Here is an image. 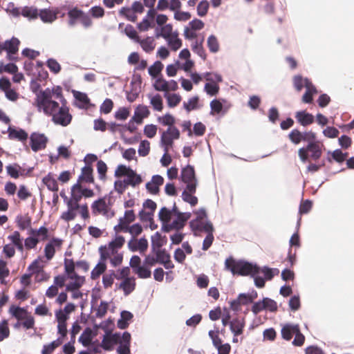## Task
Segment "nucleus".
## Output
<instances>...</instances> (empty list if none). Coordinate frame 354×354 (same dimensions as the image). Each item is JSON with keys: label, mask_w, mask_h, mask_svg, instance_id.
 Segmentation results:
<instances>
[{"label": "nucleus", "mask_w": 354, "mask_h": 354, "mask_svg": "<svg viewBox=\"0 0 354 354\" xmlns=\"http://www.w3.org/2000/svg\"><path fill=\"white\" fill-rule=\"evenodd\" d=\"M84 15V11L75 7L68 12V17L69 18L68 24L70 26H73L77 19H80L81 16Z\"/></svg>", "instance_id": "58836bf2"}, {"label": "nucleus", "mask_w": 354, "mask_h": 354, "mask_svg": "<svg viewBox=\"0 0 354 354\" xmlns=\"http://www.w3.org/2000/svg\"><path fill=\"white\" fill-rule=\"evenodd\" d=\"M10 335V330L8 326V321L3 319L0 322V342H2L5 339L8 338Z\"/></svg>", "instance_id": "0e129e2a"}, {"label": "nucleus", "mask_w": 354, "mask_h": 354, "mask_svg": "<svg viewBox=\"0 0 354 354\" xmlns=\"http://www.w3.org/2000/svg\"><path fill=\"white\" fill-rule=\"evenodd\" d=\"M42 183L46 186L49 191L57 192L59 189L58 183L53 176V174L49 172L46 176L43 177Z\"/></svg>", "instance_id": "a878e982"}, {"label": "nucleus", "mask_w": 354, "mask_h": 354, "mask_svg": "<svg viewBox=\"0 0 354 354\" xmlns=\"http://www.w3.org/2000/svg\"><path fill=\"white\" fill-rule=\"evenodd\" d=\"M119 14L131 22H136L137 20V15L129 7L121 8Z\"/></svg>", "instance_id": "de8ad7c7"}, {"label": "nucleus", "mask_w": 354, "mask_h": 354, "mask_svg": "<svg viewBox=\"0 0 354 354\" xmlns=\"http://www.w3.org/2000/svg\"><path fill=\"white\" fill-rule=\"evenodd\" d=\"M53 92L49 88L41 90L39 95H37L33 105L37 108V106L45 105L46 102L52 100Z\"/></svg>", "instance_id": "4be33fe9"}, {"label": "nucleus", "mask_w": 354, "mask_h": 354, "mask_svg": "<svg viewBox=\"0 0 354 354\" xmlns=\"http://www.w3.org/2000/svg\"><path fill=\"white\" fill-rule=\"evenodd\" d=\"M263 305L265 306V310H268L270 313H275L278 310V305L274 299L264 297H263Z\"/></svg>", "instance_id": "8fccbe9b"}, {"label": "nucleus", "mask_w": 354, "mask_h": 354, "mask_svg": "<svg viewBox=\"0 0 354 354\" xmlns=\"http://www.w3.org/2000/svg\"><path fill=\"white\" fill-rule=\"evenodd\" d=\"M28 308V306L20 307L12 304L10 306L8 312L12 317L19 320L30 314Z\"/></svg>", "instance_id": "393cba45"}, {"label": "nucleus", "mask_w": 354, "mask_h": 354, "mask_svg": "<svg viewBox=\"0 0 354 354\" xmlns=\"http://www.w3.org/2000/svg\"><path fill=\"white\" fill-rule=\"evenodd\" d=\"M138 155L142 157L147 156L150 152V142L147 140H142L140 142L138 149Z\"/></svg>", "instance_id": "5fc2aeb1"}, {"label": "nucleus", "mask_w": 354, "mask_h": 354, "mask_svg": "<svg viewBox=\"0 0 354 354\" xmlns=\"http://www.w3.org/2000/svg\"><path fill=\"white\" fill-rule=\"evenodd\" d=\"M93 169L92 165H88L87 162L82 168L81 174L78 176V181L83 180L88 183H94V177L93 175Z\"/></svg>", "instance_id": "b1692460"}, {"label": "nucleus", "mask_w": 354, "mask_h": 354, "mask_svg": "<svg viewBox=\"0 0 354 354\" xmlns=\"http://www.w3.org/2000/svg\"><path fill=\"white\" fill-rule=\"evenodd\" d=\"M130 115V109L128 107H120L114 113V117L116 120L120 121H125Z\"/></svg>", "instance_id": "3c124183"}, {"label": "nucleus", "mask_w": 354, "mask_h": 354, "mask_svg": "<svg viewBox=\"0 0 354 354\" xmlns=\"http://www.w3.org/2000/svg\"><path fill=\"white\" fill-rule=\"evenodd\" d=\"M288 306L290 310L292 312L298 310L301 308L300 297L299 295H292L289 301Z\"/></svg>", "instance_id": "13d9d810"}, {"label": "nucleus", "mask_w": 354, "mask_h": 354, "mask_svg": "<svg viewBox=\"0 0 354 354\" xmlns=\"http://www.w3.org/2000/svg\"><path fill=\"white\" fill-rule=\"evenodd\" d=\"M21 15L29 20L37 19L39 10L33 6H24L21 9Z\"/></svg>", "instance_id": "c9c22d12"}, {"label": "nucleus", "mask_w": 354, "mask_h": 354, "mask_svg": "<svg viewBox=\"0 0 354 354\" xmlns=\"http://www.w3.org/2000/svg\"><path fill=\"white\" fill-rule=\"evenodd\" d=\"M138 29L140 32L147 31L149 28L155 27V21L149 20V19L144 17L142 20L137 24Z\"/></svg>", "instance_id": "6e6d98bb"}, {"label": "nucleus", "mask_w": 354, "mask_h": 354, "mask_svg": "<svg viewBox=\"0 0 354 354\" xmlns=\"http://www.w3.org/2000/svg\"><path fill=\"white\" fill-rule=\"evenodd\" d=\"M3 71H5L9 74H14L18 71V66L13 62H11L6 64H3V63H1L0 66V73Z\"/></svg>", "instance_id": "680f3d73"}, {"label": "nucleus", "mask_w": 354, "mask_h": 354, "mask_svg": "<svg viewBox=\"0 0 354 354\" xmlns=\"http://www.w3.org/2000/svg\"><path fill=\"white\" fill-rule=\"evenodd\" d=\"M72 118L73 116L70 113L69 108L60 107L59 110L53 115L52 121L55 124L66 127L71 122Z\"/></svg>", "instance_id": "0eeeda50"}, {"label": "nucleus", "mask_w": 354, "mask_h": 354, "mask_svg": "<svg viewBox=\"0 0 354 354\" xmlns=\"http://www.w3.org/2000/svg\"><path fill=\"white\" fill-rule=\"evenodd\" d=\"M105 248L106 245H101L98 249L100 258L97 265L94 267L91 272V278L93 280L98 279L100 275L106 270L107 266L106 261L107 259V255H105L102 253V249Z\"/></svg>", "instance_id": "1a4fd4ad"}, {"label": "nucleus", "mask_w": 354, "mask_h": 354, "mask_svg": "<svg viewBox=\"0 0 354 354\" xmlns=\"http://www.w3.org/2000/svg\"><path fill=\"white\" fill-rule=\"evenodd\" d=\"M124 34L133 41L138 43V44H151V42H145L140 41V37L134 27L131 24H127L124 30Z\"/></svg>", "instance_id": "cd10ccee"}, {"label": "nucleus", "mask_w": 354, "mask_h": 354, "mask_svg": "<svg viewBox=\"0 0 354 354\" xmlns=\"http://www.w3.org/2000/svg\"><path fill=\"white\" fill-rule=\"evenodd\" d=\"M46 64L50 71V72H52L54 74H58L61 71V65L54 58H48L46 62Z\"/></svg>", "instance_id": "864d4df0"}, {"label": "nucleus", "mask_w": 354, "mask_h": 354, "mask_svg": "<svg viewBox=\"0 0 354 354\" xmlns=\"http://www.w3.org/2000/svg\"><path fill=\"white\" fill-rule=\"evenodd\" d=\"M261 272V267L257 269L255 272L251 274V278L254 279V283L258 288H263L266 285V281H267L264 277L259 276V274Z\"/></svg>", "instance_id": "09e8293b"}, {"label": "nucleus", "mask_w": 354, "mask_h": 354, "mask_svg": "<svg viewBox=\"0 0 354 354\" xmlns=\"http://www.w3.org/2000/svg\"><path fill=\"white\" fill-rule=\"evenodd\" d=\"M134 113L142 117V119L147 118L150 114V111L146 105L138 104L135 109Z\"/></svg>", "instance_id": "338daca9"}, {"label": "nucleus", "mask_w": 354, "mask_h": 354, "mask_svg": "<svg viewBox=\"0 0 354 354\" xmlns=\"http://www.w3.org/2000/svg\"><path fill=\"white\" fill-rule=\"evenodd\" d=\"M136 283L134 277L125 278L119 283V289L122 290L124 296L129 295L136 288Z\"/></svg>", "instance_id": "6ab92c4d"}, {"label": "nucleus", "mask_w": 354, "mask_h": 354, "mask_svg": "<svg viewBox=\"0 0 354 354\" xmlns=\"http://www.w3.org/2000/svg\"><path fill=\"white\" fill-rule=\"evenodd\" d=\"M158 220L161 223V228H160L161 232H162L164 233H169L172 230H176L175 223H173V221H171V223H169V221L170 218H164L163 215H162L160 214H158Z\"/></svg>", "instance_id": "473e14b6"}, {"label": "nucleus", "mask_w": 354, "mask_h": 354, "mask_svg": "<svg viewBox=\"0 0 354 354\" xmlns=\"http://www.w3.org/2000/svg\"><path fill=\"white\" fill-rule=\"evenodd\" d=\"M338 144L340 149H348L352 145V139L350 136L343 134L338 138Z\"/></svg>", "instance_id": "774afa93"}, {"label": "nucleus", "mask_w": 354, "mask_h": 354, "mask_svg": "<svg viewBox=\"0 0 354 354\" xmlns=\"http://www.w3.org/2000/svg\"><path fill=\"white\" fill-rule=\"evenodd\" d=\"M153 87L158 91L165 92L167 91V89L175 91L178 88V85L176 80H171L169 81H167L161 75L156 79L155 82L153 83Z\"/></svg>", "instance_id": "9d476101"}, {"label": "nucleus", "mask_w": 354, "mask_h": 354, "mask_svg": "<svg viewBox=\"0 0 354 354\" xmlns=\"http://www.w3.org/2000/svg\"><path fill=\"white\" fill-rule=\"evenodd\" d=\"M180 176L183 182L192 181L193 180L197 179L194 167L187 164L182 169Z\"/></svg>", "instance_id": "bb28decb"}, {"label": "nucleus", "mask_w": 354, "mask_h": 354, "mask_svg": "<svg viewBox=\"0 0 354 354\" xmlns=\"http://www.w3.org/2000/svg\"><path fill=\"white\" fill-rule=\"evenodd\" d=\"M7 131L8 133V138L10 140H17L25 143L28 138V133L24 129L19 127L9 125Z\"/></svg>", "instance_id": "9b49d317"}, {"label": "nucleus", "mask_w": 354, "mask_h": 354, "mask_svg": "<svg viewBox=\"0 0 354 354\" xmlns=\"http://www.w3.org/2000/svg\"><path fill=\"white\" fill-rule=\"evenodd\" d=\"M295 118L297 122L303 127H308L314 123L315 120V116L306 110L297 111Z\"/></svg>", "instance_id": "2eb2a0df"}, {"label": "nucleus", "mask_w": 354, "mask_h": 354, "mask_svg": "<svg viewBox=\"0 0 354 354\" xmlns=\"http://www.w3.org/2000/svg\"><path fill=\"white\" fill-rule=\"evenodd\" d=\"M109 302L102 300L100 301V306L97 309L95 313V317L97 318H103L107 313L109 308Z\"/></svg>", "instance_id": "69168bd1"}, {"label": "nucleus", "mask_w": 354, "mask_h": 354, "mask_svg": "<svg viewBox=\"0 0 354 354\" xmlns=\"http://www.w3.org/2000/svg\"><path fill=\"white\" fill-rule=\"evenodd\" d=\"M48 142V137L39 132H32L30 136V147L34 152L44 149Z\"/></svg>", "instance_id": "20e7f679"}, {"label": "nucleus", "mask_w": 354, "mask_h": 354, "mask_svg": "<svg viewBox=\"0 0 354 354\" xmlns=\"http://www.w3.org/2000/svg\"><path fill=\"white\" fill-rule=\"evenodd\" d=\"M163 68V64L160 61L157 60L148 68V73L152 79H154L157 74L161 73Z\"/></svg>", "instance_id": "c03bdc74"}, {"label": "nucleus", "mask_w": 354, "mask_h": 354, "mask_svg": "<svg viewBox=\"0 0 354 354\" xmlns=\"http://www.w3.org/2000/svg\"><path fill=\"white\" fill-rule=\"evenodd\" d=\"M131 335L125 330L123 332L122 339H120L119 345L116 348L118 354H131Z\"/></svg>", "instance_id": "4468645a"}, {"label": "nucleus", "mask_w": 354, "mask_h": 354, "mask_svg": "<svg viewBox=\"0 0 354 354\" xmlns=\"http://www.w3.org/2000/svg\"><path fill=\"white\" fill-rule=\"evenodd\" d=\"M180 131L176 127L167 128L166 131H163L160 136V145H167L172 147L174 141L180 138Z\"/></svg>", "instance_id": "423d86ee"}, {"label": "nucleus", "mask_w": 354, "mask_h": 354, "mask_svg": "<svg viewBox=\"0 0 354 354\" xmlns=\"http://www.w3.org/2000/svg\"><path fill=\"white\" fill-rule=\"evenodd\" d=\"M183 108L188 113L200 109L201 105L199 104V97L198 95H194L190 97L187 102H184Z\"/></svg>", "instance_id": "f704fd0d"}, {"label": "nucleus", "mask_w": 354, "mask_h": 354, "mask_svg": "<svg viewBox=\"0 0 354 354\" xmlns=\"http://www.w3.org/2000/svg\"><path fill=\"white\" fill-rule=\"evenodd\" d=\"M261 103V99L259 95H253L249 97V100L248 102V106L254 111H256L259 109L260 104Z\"/></svg>", "instance_id": "e2e57ef3"}, {"label": "nucleus", "mask_w": 354, "mask_h": 354, "mask_svg": "<svg viewBox=\"0 0 354 354\" xmlns=\"http://www.w3.org/2000/svg\"><path fill=\"white\" fill-rule=\"evenodd\" d=\"M209 8V1L207 0H201L197 6V15L201 17L206 16Z\"/></svg>", "instance_id": "bf43d9fd"}, {"label": "nucleus", "mask_w": 354, "mask_h": 354, "mask_svg": "<svg viewBox=\"0 0 354 354\" xmlns=\"http://www.w3.org/2000/svg\"><path fill=\"white\" fill-rule=\"evenodd\" d=\"M259 266L254 262L244 259L236 260L232 256L225 261V269L230 271L233 275L250 276L252 274Z\"/></svg>", "instance_id": "f03ea898"}, {"label": "nucleus", "mask_w": 354, "mask_h": 354, "mask_svg": "<svg viewBox=\"0 0 354 354\" xmlns=\"http://www.w3.org/2000/svg\"><path fill=\"white\" fill-rule=\"evenodd\" d=\"M113 102L110 98H106L100 107V111L103 114H109L113 108Z\"/></svg>", "instance_id": "052dcab7"}, {"label": "nucleus", "mask_w": 354, "mask_h": 354, "mask_svg": "<svg viewBox=\"0 0 354 354\" xmlns=\"http://www.w3.org/2000/svg\"><path fill=\"white\" fill-rule=\"evenodd\" d=\"M173 30V26L171 24H167L162 26H156L155 28V36L156 37H162L166 40V38L169 37Z\"/></svg>", "instance_id": "c756f323"}, {"label": "nucleus", "mask_w": 354, "mask_h": 354, "mask_svg": "<svg viewBox=\"0 0 354 354\" xmlns=\"http://www.w3.org/2000/svg\"><path fill=\"white\" fill-rule=\"evenodd\" d=\"M107 169L108 167L105 162L102 160L97 161V171L100 180H104L106 179Z\"/></svg>", "instance_id": "603ef678"}, {"label": "nucleus", "mask_w": 354, "mask_h": 354, "mask_svg": "<svg viewBox=\"0 0 354 354\" xmlns=\"http://www.w3.org/2000/svg\"><path fill=\"white\" fill-rule=\"evenodd\" d=\"M324 149L323 142L317 139L315 133L306 145L298 149V156L304 163L310 160L316 162L320 159Z\"/></svg>", "instance_id": "f257e3e1"}, {"label": "nucleus", "mask_w": 354, "mask_h": 354, "mask_svg": "<svg viewBox=\"0 0 354 354\" xmlns=\"http://www.w3.org/2000/svg\"><path fill=\"white\" fill-rule=\"evenodd\" d=\"M91 327L87 326L84 328L78 338V342L84 347L88 345V341L93 339V334H91Z\"/></svg>", "instance_id": "ea45409f"}, {"label": "nucleus", "mask_w": 354, "mask_h": 354, "mask_svg": "<svg viewBox=\"0 0 354 354\" xmlns=\"http://www.w3.org/2000/svg\"><path fill=\"white\" fill-rule=\"evenodd\" d=\"M3 47L4 51L6 52V58L11 62H16L18 57L15 55L19 52V46H6Z\"/></svg>", "instance_id": "49530a36"}, {"label": "nucleus", "mask_w": 354, "mask_h": 354, "mask_svg": "<svg viewBox=\"0 0 354 354\" xmlns=\"http://www.w3.org/2000/svg\"><path fill=\"white\" fill-rule=\"evenodd\" d=\"M118 168H123L124 170L128 171L127 176H130L131 182L135 183L133 185H131L132 187L135 188L142 183L143 178L142 176L138 174L136 171L133 169L130 166L120 164L118 165Z\"/></svg>", "instance_id": "5701e85b"}, {"label": "nucleus", "mask_w": 354, "mask_h": 354, "mask_svg": "<svg viewBox=\"0 0 354 354\" xmlns=\"http://www.w3.org/2000/svg\"><path fill=\"white\" fill-rule=\"evenodd\" d=\"M6 169L7 174L12 178L17 179L20 176H24V169L17 163L9 164Z\"/></svg>", "instance_id": "c85d7f7f"}, {"label": "nucleus", "mask_w": 354, "mask_h": 354, "mask_svg": "<svg viewBox=\"0 0 354 354\" xmlns=\"http://www.w3.org/2000/svg\"><path fill=\"white\" fill-rule=\"evenodd\" d=\"M315 133L312 130L301 131L297 128H295L290 131L288 138L292 144L297 145L302 141L307 143L308 140H309Z\"/></svg>", "instance_id": "39448f33"}, {"label": "nucleus", "mask_w": 354, "mask_h": 354, "mask_svg": "<svg viewBox=\"0 0 354 354\" xmlns=\"http://www.w3.org/2000/svg\"><path fill=\"white\" fill-rule=\"evenodd\" d=\"M209 115H214L216 114L223 116L226 114L231 106V104L224 98H214L210 103Z\"/></svg>", "instance_id": "7ed1b4c3"}, {"label": "nucleus", "mask_w": 354, "mask_h": 354, "mask_svg": "<svg viewBox=\"0 0 354 354\" xmlns=\"http://www.w3.org/2000/svg\"><path fill=\"white\" fill-rule=\"evenodd\" d=\"M120 318L117 321V327L121 330L127 329L133 321V314L127 310H122L120 313Z\"/></svg>", "instance_id": "dca6fc26"}, {"label": "nucleus", "mask_w": 354, "mask_h": 354, "mask_svg": "<svg viewBox=\"0 0 354 354\" xmlns=\"http://www.w3.org/2000/svg\"><path fill=\"white\" fill-rule=\"evenodd\" d=\"M59 108H60L59 103L52 99L45 105L37 106V109L39 112L43 111L46 115L53 116L59 110Z\"/></svg>", "instance_id": "aec40b11"}, {"label": "nucleus", "mask_w": 354, "mask_h": 354, "mask_svg": "<svg viewBox=\"0 0 354 354\" xmlns=\"http://www.w3.org/2000/svg\"><path fill=\"white\" fill-rule=\"evenodd\" d=\"M133 272L140 279H148L151 277V268L144 264L140 265Z\"/></svg>", "instance_id": "37998d69"}, {"label": "nucleus", "mask_w": 354, "mask_h": 354, "mask_svg": "<svg viewBox=\"0 0 354 354\" xmlns=\"http://www.w3.org/2000/svg\"><path fill=\"white\" fill-rule=\"evenodd\" d=\"M299 328V325L298 324L286 323L283 324L281 330V338L290 341Z\"/></svg>", "instance_id": "f3484780"}, {"label": "nucleus", "mask_w": 354, "mask_h": 354, "mask_svg": "<svg viewBox=\"0 0 354 354\" xmlns=\"http://www.w3.org/2000/svg\"><path fill=\"white\" fill-rule=\"evenodd\" d=\"M72 93L74 97L73 105L75 107L86 110L93 106L87 93L76 90H72Z\"/></svg>", "instance_id": "6e6552de"}, {"label": "nucleus", "mask_w": 354, "mask_h": 354, "mask_svg": "<svg viewBox=\"0 0 354 354\" xmlns=\"http://www.w3.org/2000/svg\"><path fill=\"white\" fill-rule=\"evenodd\" d=\"M203 90L207 95L212 97L218 94L220 87L218 84L214 83V82H207L204 86Z\"/></svg>", "instance_id": "a18cd8bd"}, {"label": "nucleus", "mask_w": 354, "mask_h": 354, "mask_svg": "<svg viewBox=\"0 0 354 354\" xmlns=\"http://www.w3.org/2000/svg\"><path fill=\"white\" fill-rule=\"evenodd\" d=\"M39 14L38 17H39L44 23H52L57 17L55 12L46 8L39 10Z\"/></svg>", "instance_id": "7c9ffc66"}, {"label": "nucleus", "mask_w": 354, "mask_h": 354, "mask_svg": "<svg viewBox=\"0 0 354 354\" xmlns=\"http://www.w3.org/2000/svg\"><path fill=\"white\" fill-rule=\"evenodd\" d=\"M63 240L60 238H53L51 239L45 245L44 247V256L48 261L51 260L55 254V248H61L62 245Z\"/></svg>", "instance_id": "f8f14e48"}, {"label": "nucleus", "mask_w": 354, "mask_h": 354, "mask_svg": "<svg viewBox=\"0 0 354 354\" xmlns=\"http://www.w3.org/2000/svg\"><path fill=\"white\" fill-rule=\"evenodd\" d=\"M261 272L263 273V277L267 281H271L275 276L279 274L278 268H270L268 266L261 268Z\"/></svg>", "instance_id": "79ce46f5"}, {"label": "nucleus", "mask_w": 354, "mask_h": 354, "mask_svg": "<svg viewBox=\"0 0 354 354\" xmlns=\"http://www.w3.org/2000/svg\"><path fill=\"white\" fill-rule=\"evenodd\" d=\"M62 344V337H58L55 340L52 341L43 346L42 354H51L57 347Z\"/></svg>", "instance_id": "4c0bfd02"}, {"label": "nucleus", "mask_w": 354, "mask_h": 354, "mask_svg": "<svg viewBox=\"0 0 354 354\" xmlns=\"http://www.w3.org/2000/svg\"><path fill=\"white\" fill-rule=\"evenodd\" d=\"M109 325L114 326V319L111 317L100 324L94 323L93 328H91V334H93V338H95L98 334V329L101 328L104 330L105 335L108 336L109 333Z\"/></svg>", "instance_id": "a211bd4d"}, {"label": "nucleus", "mask_w": 354, "mask_h": 354, "mask_svg": "<svg viewBox=\"0 0 354 354\" xmlns=\"http://www.w3.org/2000/svg\"><path fill=\"white\" fill-rule=\"evenodd\" d=\"M147 96L150 99V104L153 109L155 111H161L163 109V100L161 95L157 93L153 96L151 94H148Z\"/></svg>", "instance_id": "e433bc0d"}, {"label": "nucleus", "mask_w": 354, "mask_h": 354, "mask_svg": "<svg viewBox=\"0 0 354 354\" xmlns=\"http://www.w3.org/2000/svg\"><path fill=\"white\" fill-rule=\"evenodd\" d=\"M164 97L167 100V106L169 108L176 107L181 101L182 97L178 93H169L165 91L163 94Z\"/></svg>", "instance_id": "2f4dec72"}, {"label": "nucleus", "mask_w": 354, "mask_h": 354, "mask_svg": "<svg viewBox=\"0 0 354 354\" xmlns=\"http://www.w3.org/2000/svg\"><path fill=\"white\" fill-rule=\"evenodd\" d=\"M39 241V239L30 232V235L24 240V246L28 250L33 249Z\"/></svg>", "instance_id": "4d7b16f0"}, {"label": "nucleus", "mask_w": 354, "mask_h": 354, "mask_svg": "<svg viewBox=\"0 0 354 354\" xmlns=\"http://www.w3.org/2000/svg\"><path fill=\"white\" fill-rule=\"evenodd\" d=\"M245 326V317L241 319L239 317L233 318L232 319V323L230 324V331L234 336H239L243 333Z\"/></svg>", "instance_id": "412c9836"}, {"label": "nucleus", "mask_w": 354, "mask_h": 354, "mask_svg": "<svg viewBox=\"0 0 354 354\" xmlns=\"http://www.w3.org/2000/svg\"><path fill=\"white\" fill-rule=\"evenodd\" d=\"M164 183V178L159 175L155 174L152 176L151 180L145 185L147 192L153 195H157L160 192V187Z\"/></svg>", "instance_id": "ddd939ff"}, {"label": "nucleus", "mask_w": 354, "mask_h": 354, "mask_svg": "<svg viewBox=\"0 0 354 354\" xmlns=\"http://www.w3.org/2000/svg\"><path fill=\"white\" fill-rule=\"evenodd\" d=\"M66 205L68 209L61 214L60 218L66 222H68L74 220L75 218L76 217L77 207H75V206L72 204Z\"/></svg>", "instance_id": "72a5a7b5"}, {"label": "nucleus", "mask_w": 354, "mask_h": 354, "mask_svg": "<svg viewBox=\"0 0 354 354\" xmlns=\"http://www.w3.org/2000/svg\"><path fill=\"white\" fill-rule=\"evenodd\" d=\"M158 121L163 126H167V128L176 127L174 124L176 123L175 118L169 113H165L162 116H159L158 118Z\"/></svg>", "instance_id": "a19ab883"}]
</instances>
